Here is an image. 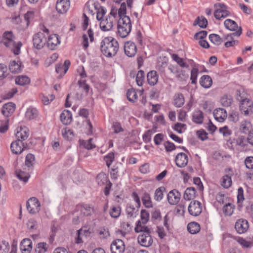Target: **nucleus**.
I'll use <instances>...</instances> for the list:
<instances>
[{
	"instance_id": "f257e3e1",
	"label": "nucleus",
	"mask_w": 253,
	"mask_h": 253,
	"mask_svg": "<svg viewBox=\"0 0 253 253\" xmlns=\"http://www.w3.org/2000/svg\"><path fill=\"white\" fill-rule=\"evenodd\" d=\"M119 50L118 41L112 37L103 39L100 43V50L107 57H112L116 55Z\"/></svg>"
},
{
	"instance_id": "f03ea898",
	"label": "nucleus",
	"mask_w": 253,
	"mask_h": 253,
	"mask_svg": "<svg viewBox=\"0 0 253 253\" xmlns=\"http://www.w3.org/2000/svg\"><path fill=\"white\" fill-rule=\"evenodd\" d=\"M15 37L11 31H5L2 34L1 43L6 48L9 49L14 55H17L20 53L22 43L21 42H16Z\"/></svg>"
},
{
	"instance_id": "7ed1b4c3",
	"label": "nucleus",
	"mask_w": 253,
	"mask_h": 253,
	"mask_svg": "<svg viewBox=\"0 0 253 253\" xmlns=\"http://www.w3.org/2000/svg\"><path fill=\"white\" fill-rule=\"evenodd\" d=\"M131 23L129 17L119 19L118 21V34L122 38L126 37L131 30Z\"/></svg>"
},
{
	"instance_id": "20e7f679",
	"label": "nucleus",
	"mask_w": 253,
	"mask_h": 253,
	"mask_svg": "<svg viewBox=\"0 0 253 253\" xmlns=\"http://www.w3.org/2000/svg\"><path fill=\"white\" fill-rule=\"evenodd\" d=\"M215 10L214 12V16L217 20L225 18L231 15L230 12L228 10V6L223 3H217L214 5Z\"/></svg>"
},
{
	"instance_id": "39448f33",
	"label": "nucleus",
	"mask_w": 253,
	"mask_h": 253,
	"mask_svg": "<svg viewBox=\"0 0 253 253\" xmlns=\"http://www.w3.org/2000/svg\"><path fill=\"white\" fill-rule=\"evenodd\" d=\"M240 110L245 116H249L253 113V101L248 98L242 99L240 101Z\"/></svg>"
},
{
	"instance_id": "423d86ee",
	"label": "nucleus",
	"mask_w": 253,
	"mask_h": 253,
	"mask_svg": "<svg viewBox=\"0 0 253 253\" xmlns=\"http://www.w3.org/2000/svg\"><path fill=\"white\" fill-rule=\"evenodd\" d=\"M41 204L36 197L30 198L26 203V207L29 213L35 214L40 210Z\"/></svg>"
},
{
	"instance_id": "0eeeda50",
	"label": "nucleus",
	"mask_w": 253,
	"mask_h": 253,
	"mask_svg": "<svg viewBox=\"0 0 253 253\" xmlns=\"http://www.w3.org/2000/svg\"><path fill=\"white\" fill-rule=\"evenodd\" d=\"M34 46L37 49H42L46 42V38L43 33L35 34L33 38Z\"/></svg>"
},
{
	"instance_id": "6e6552de",
	"label": "nucleus",
	"mask_w": 253,
	"mask_h": 253,
	"mask_svg": "<svg viewBox=\"0 0 253 253\" xmlns=\"http://www.w3.org/2000/svg\"><path fill=\"white\" fill-rule=\"evenodd\" d=\"M189 214L197 216L200 214L202 211V205L200 202L196 200L191 201L188 207Z\"/></svg>"
},
{
	"instance_id": "1a4fd4ad",
	"label": "nucleus",
	"mask_w": 253,
	"mask_h": 253,
	"mask_svg": "<svg viewBox=\"0 0 253 253\" xmlns=\"http://www.w3.org/2000/svg\"><path fill=\"white\" fill-rule=\"evenodd\" d=\"M242 32V28L241 27H240L238 30L236 31V32L230 34H228L226 36H225L224 40H228V41L226 42L225 43V46L227 48H228L237 45L239 43V41L238 40H233V37H239L241 35Z\"/></svg>"
},
{
	"instance_id": "9d476101",
	"label": "nucleus",
	"mask_w": 253,
	"mask_h": 253,
	"mask_svg": "<svg viewBox=\"0 0 253 253\" xmlns=\"http://www.w3.org/2000/svg\"><path fill=\"white\" fill-rule=\"evenodd\" d=\"M137 240L139 244L142 246L145 247L151 246L153 243V239L150 235V230L140 234L138 236Z\"/></svg>"
},
{
	"instance_id": "9b49d317",
	"label": "nucleus",
	"mask_w": 253,
	"mask_h": 253,
	"mask_svg": "<svg viewBox=\"0 0 253 253\" xmlns=\"http://www.w3.org/2000/svg\"><path fill=\"white\" fill-rule=\"evenodd\" d=\"M100 21V27L103 31H108L111 30L114 25V18L111 16H107L102 18Z\"/></svg>"
},
{
	"instance_id": "f8f14e48",
	"label": "nucleus",
	"mask_w": 253,
	"mask_h": 253,
	"mask_svg": "<svg viewBox=\"0 0 253 253\" xmlns=\"http://www.w3.org/2000/svg\"><path fill=\"white\" fill-rule=\"evenodd\" d=\"M111 253H124L125 250V243L121 239L114 240L110 246Z\"/></svg>"
},
{
	"instance_id": "ddd939ff",
	"label": "nucleus",
	"mask_w": 253,
	"mask_h": 253,
	"mask_svg": "<svg viewBox=\"0 0 253 253\" xmlns=\"http://www.w3.org/2000/svg\"><path fill=\"white\" fill-rule=\"evenodd\" d=\"M27 147L28 145L26 143L17 140L12 142L10 145L11 152L16 155L21 154Z\"/></svg>"
},
{
	"instance_id": "4468645a",
	"label": "nucleus",
	"mask_w": 253,
	"mask_h": 253,
	"mask_svg": "<svg viewBox=\"0 0 253 253\" xmlns=\"http://www.w3.org/2000/svg\"><path fill=\"white\" fill-rule=\"evenodd\" d=\"M225 172L226 174L222 177L221 185L225 188H228L232 185L231 177L233 175V172L231 168L225 169Z\"/></svg>"
},
{
	"instance_id": "2eb2a0df",
	"label": "nucleus",
	"mask_w": 253,
	"mask_h": 253,
	"mask_svg": "<svg viewBox=\"0 0 253 253\" xmlns=\"http://www.w3.org/2000/svg\"><path fill=\"white\" fill-rule=\"evenodd\" d=\"M124 51L126 56L132 57L136 55L137 48L135 43L131 41H128L125 43Z\"/></svg>"
},
{
	"instance_id": "dca6fc26",
	"label": "nucleus",
	"mask_w": 253,
	"mask_h": 253,
	"mask_svg": "<svg viewBox=\"0 0 253 253\" xmlns=\"http://www.w3.org/2000/svg\"><path fill=\"white\" fill-rule=\"evenodd\" d=\"M249 227L248 221L243 218L238 219L235 224V228L236 231L240 234L246 233L248 231Z\"/></svg>"
},
{
	"instance_id": "f3484780",
	"label": "nucleus",
	"mask_w": 253,
	"mask_h": 253,
	"mask_svg": "<svg viewBox=\"0 0 253 253\" xmlns=\"http://www.w3.org/2000/svg\"><path fill=\"white\" fill-rule=\"evenodd\" d=\"M181 198V193L177 190L173 189L169 192L167 199L169 203L171 205H175L178 203Z\"/></svg>"
},
{
	"instance_id": "a211bd4d",
	"label": "nucleus",
	"mask_w": 253,
	"mask_h": 253,
	"mask_svg": "<svg viewBox=\"0 0 253 253\" xmlns=\"http://www.w3.org/2000/svg\"><path fill=\"white\" fill-rule=\"evenodd\" d=\"M70 5L69 0H57L56 9L59 13L64 14L67 12Z\"/></svg>"
},
{
	"instance_id": "6ab92c4d",
	"label": "nucleus",
	"mask_w": 253,
	"mask_h": 253,
	"mask_svg": "<svg viewBox=\"0 0 253 253\" xmlns=\"http://www.w3.org/2000/svg\"><path fill=\"white\" fill-rule=\"evenodd\" d=\"M176 165L178 168H184L187 165L188 158L187 155L182 152L179 153L175 158Z\"/></svg>"
},
{
	"instance_id": "aec40b11",
	"label": "nucleus",
	"mask_w": 253,
	"mask_h": 253,
	"mask_svg": "<svg viewBox=\"0 0 253 253\" xmlns=\"http://www.w3.org/2000/svg\"><path fill=\"white\" fill-rule=\"evenodd\" d=\"M47 46L51 50H54L57 46L60 44L59 36L57 34H53L49 36L46 41Z\"/></svg>"
},
{
	"instance_id": "412c9836",
	"label": "nucleus",
	"mask_w": 253,
	"mask_h": 253,
	"mask_svg": "<svg viewBox=\"0 0 253 253\" xmlns=\"http://www.w3.org/2000/svg\"><path fill=\"white\" fill-rule=\"evenodd\" d=\"M236 145L238 146L241 150H247V147L249 144L248 136L246 137L244 135H239L235 139Z\"/></svg>"
},
{
	"instance_id": "4be33fe9",
	"label": "nucleus",
	"mask_w": 253,
	"mask_h": 253,
	"mask_svg": "<svg viewBox=\"0 0 253 253\" xmlns=\"http://www.w3.org/2000/svg\"><path fill=\"white\" fill-rule=\"evenodd\" d=\"M15 108V104L12 102L5 103L2 108L1 113L5 117H8L13 114Z\"/></svg>"
},
{
	"instance_id": "5701e85b",
	"label": "nucleus",
	"mask_w": 253,
	"mask_h": 253,
	"mask_svg": "<svg viewBox=\"0 0 253 253\" xmlns=\"http://www.w3.org/2000/svg\"><path fill=\"white\" fill-rule=\"evenodd\" d=\"M20 249L22 253H30L32 250V241L28 238L22 240L20 243Z\"/></svg>"
},
{
	"instance_id": "b1692460",
	"label": "nucleus",
	"mask_w": 253,
	"mask_h": 253,
	"mask_svg": "<svg viewBox=\"0 0 253 253\" xmlns=\"http://www.w3.org/2000/svg\"><path fill=\"white\" fill-rule=\"evenodd\" d=\"M70 65L71 62L69 60H66L64 63V64H58L56 65L55 68L56 73L60 74V77H62L66 73Z\"/></svg>"
},
{
	"instance_id": "393cba45",
	"label": "nucleus",
	"mask_w": 253,
	"mask_h": 253,
	"mask_svg": "<svg viewBox=\"0 0 253 253\" xmlns=\"http://www.w3.org/2000/svg\"><path fill=\"white\" fill-rule=\"evenodd\" d=\"M214 119L219 122H223L227 118V113L223 108H218L213 112Z\"/></svg>"
},
{
	"instance_id": "a878e982",
	"label": "nucleus",
	"mask_w": 253,
	"mask_h": 253,
	"mask_svg": "<svg viewBox=\"0 0 253 253\" xmlns=\"http://www.w3.org/2000/svg\"><path fill=\"white\" fill-rule=\"evenodd\" d=\"M252 127V126L251 122L247 120L242 121L239 125L240 131L245 134H249L252 130H251Z\"/></svg>"
},
{
	"instance_id": "bb28decb",
	"label": "nucleus",
	"mask_w": 253,
	"mask_h": 253,
	"mask_svg": "<svg viewBox=\"0 0 253 253\" xmlns=\"http://www.w3.org/2000/svg\"><path fill=\"white\" fill-rule=\"evenodd\" d=\"M147 81L150 85H155L158 81V75L156 71H149L147 75Z\"/></svg>"
},
{
	"instance_id": "cd10ccee",
	"label": "nucleus",
	"mask_w": 253,
	"mask_h": 253,
	"mask_svg": "<svg viewBox=\"0 0 253 253\" xmlns=\"http://www.w3.org/2000/svg\"><path fill=\"white\" fill-rule=\"evenodd\" d=\"M72 114L69 110H64L60 115V120L64 125L70 124L72 122Z\"/></svg>"
},
{
	"instance_id": "c85d7f7f",
	"label": "nucleus",
	"mask_w": 253,
	"mask_h": 253,
	"mask_svg": "<svg viewBox=\"0 0 253 253\" xmlns=\"http://www.w3.org/2000/svg\"><path fill=\"white\" fill-rule=\"evenodd\" d=\"M199 83L202 87L205 88H209L212 84V80L210 76L203 75L200 79Z\"/></svg>"
},
{
	"instance_id": "c756f323",
	"label": "nucleus",
	"mask_w": 253,
	"mask_h": 253,
	"mask_svg": "<svg viewBox=\"0 0 253 253\" xmlns=\"http://www.w3.org/2000/svg\"><path fill=\"white\" fill-rule=\"evenodd\" d=\"M196 189L195 188L190 187L187 188L183 195V198L185 200L190 201L196 197Z\"/></svg>"
},
{
	"instance_id": "7c9ffc66",
	"label": "nucleus",
	"mask_w": 253,
	"mask_h": 253,
	"mask_svg": "<svg viewBox=\"0 0 253 253\" xmlns=\"http://www.w3.org/2000/svg\"><path fill=\"white\" fill-rule=\"evenodd\" d=\"M21 62L20 61L16 62L13 60L10 62L9 64V70L13 73L18 74L21 71Z\"/></svg>"
},
{
	"instance_id": "2f4dec72",
	"label": "nucleus",
	"mask_w": 253,
	"mask_h": 253,
	"mask_svg": "<svg viewBox=\"0 0 253 253\" xmlns=\"http://www.w3.org/2000/svg\"><path fill=\"white\" fill-rule=\"evenodd\" d=\"M29 131L26 128H20L16 133V137L17 140L23 142L29 137Z\"/></svg>"
},
{
	"instance_id": "473e14b6",
	"label": "nucleus",
	"mask_w": 253,
	"mask_h": 253,
	"mask_svg": "<svg viewBox=\"0 0 253 253\" xmlns=\"http://www.w3.org/2000/svg\"><path fill=\"white\" fill-rule=\"evenodd\" d=\"M204 120L203 113L201 110L195 111L192 115V121L196 124H201Z\"/></svg>"
},
{
	"instance_id": "72a5a7b5",
	"label": "nucleus",
	"mask_w": 253,
	"mask_h": 253,
	"mask_svg": "<svg viewBox=\"0 0 253 253\" xmlns=\"http://www.w3.org/2000/svg\"><path fill=\"white\" fill-rule=\"evenodd\" d=\"M200 229V225L196 222H191L187 225V230L192 234H196L199 233Z\"/></svg>"
},
{
	"instance_id": "f704fd0d",
	"label": "nucleus",
	"mask_w": 253,
	"mask_h": 253,
	"mask_svg": "<svg viewBox=\"0 0 253 253\" xmlns=\"http://www.w3.org/2000/svg\"><path fill=\"white\" fill-rule=\"evenodd\" d=\"M224 25L226 29L233 31H238L240 27L238 26L235 21L230 19H226L224 22Z\"/></svg>"
},
{
	"instance_id": "c9c22d12",
	"label": "nucleus",
	"mask_w": 253,
	"mask_h": 253,
	"mask_svg": "<svg viewBox=\"0 0 253 253\" xmlns=\"http://www.w3.org/2000/svg\"><path fill=\"white\" fill-rule=\"evenodd\" d=\"M17 177L21 181L26 183L28 181L30 175L29 173L22 171L21 169L15 170Z\"/></svg>"
},
{
	"instance_id": "e433bc0d",
	"label": "nucleus",
	"mask_w": 253,
	"mask_h": 253,
	"mask_svg": "<svg viewBox=\"0 0 253 253\" xmlns=\"http://www.w3.org/2000/svg\"><path fill=\"white\" fill-rule=\"evenodd\" d=\"M143 205L147 208H152L153 205L150 195L147 192H144L141 197Z\"/></svg>"
},
{
	"instance_id": "4c0bfd02",
	"label": "nucleus",
	"mask_w": 253,
	"mask_h": 253,
	"mask_svg": "<svg viewBox=\"0 0 253 253\" xmlns=\"http://www.w3.org/2000/svg\"><path fill=\"white\" fill-rule=\"evenodd\" d=\"M15 81L16 84L24 86L30 84V79L27 76H21L16 77Z\"/></svg>"
},
{
	"instance_id": "58836bf2",
	"label": "nucleus",
	"mask_w": 253,
	"mask_h": 253,
	"mask_svg": "<svg viewBox=\"0 0 253 253\" xmlns=\"http://www.w3.org/2000/svg\"><path fill=\"white\" fill-rule=\"evenodd\" d=\"M197 25L202 28H206L208 25V20L203 16H199L196 19L193 23L194 26Z\"/></svg>"
},
{
	"instance_id": "ea45409f",
	"label": "nucleus",
	"mask_w": 253,
	"mask_h": 253,
	"mask_svg": "<svg viewBox=\"0 0 253 253\" xmlns=\"http://www.w3.org/2000/svg\"><path fill=\"white\" fill-rule=\"evenodd\" d=\"M96 181L100 186H102L110 181L106 174L104 172L99 173L96 176Z\"/></svg>"
},
{
	"instance_id": "a19ab883",
	"label": "nucleus",
	"mask_w": 253,
	"mask_h": 253,
	"mask_svg": "<svg viewBox=\"0 0 253 253\" xmlns=\"http://www.w3.org/2000/svg\"><path fill=\"white\" fill-rule=\"evenodd\" d=\"M81 212L84 216H90L93 212V208L89 205H83L81 206Z\"/></svg>"
},
{
	"instance_id": "79ce46f5",
	"label": "nucleus",
	"mask_w": 253,
	"mask_h": 253,
	"mask_svg": "<svg viewBox=\"0 0 253 253\" xmlns=\"http://www.w3.org/2000/svg\"><path fill=\"white\" fill-rule=\"evenodd\" d=\"M25 116L29 120L34 119L38 116V111L35 108L30 107L27 110Z\"/></svg>"
},
{
	"instance_id": "37998d69",
	"label": "nucleus",
	"mask_w": 253,
	"mask_h": 253,
	"mask_svg": "<svg viewBox=\"0 0 253 253\" xmlns=\"http://www.w3.org/2000/svg\"><path fill=\"white\" fill-rule=\"evenodd\" d=\"M210 41L216 45H220L223 42V40L217 34H211L209 37Z\"/></svg>"
},
{
	"instance_id": "c03bdc74",
	"label": "nucleus",
	"mask_w": 253,
	"mask_h": 253,
	"mask_svg": "<svg viewBox=\"0 0 253 253\" xmlns=\"http://www.w3.org/2000/svg\"><path fill=\"white\" fill-rule=\"evenodd\" d=\"M126 97L127 99L132 102H134L137 100V94L135 90L133 88H130L127 90L126 92Z\"/></svg>"
},
{
	"instance_id": "a18cd8bd",
	"label": "nucleus",
	"mask_w": 253,
	"mask_h": 253,
	"mask_svg": "<svg viewBox=\"0 0 253 253\" xmlns=\"http://www.w3.org/2000/svg\"><path fill=\"white\" fill-rule=\"evenodd\" d=\"M184 103V97L181 93H178L174 97V105L176 107H180Z\"/></svg>"
},
{
	"instance_id": "49530a36",
	"label": "nucleus",
	"mask_w": 253,
	"mask_h": 253,
	"mask_svg": "<svg viewBox=\"0 0 253 253\" xmlns=\"http://www.w3.org/2000/svg\"><path fill=\"white\" fill-rule=\"evenodd\" d=\"M172 59L175 61L181 67L188 68L189 65L184 61V59L178 56L177 54H173L172 55Z\"/></svg>"
},
{
	"instance_id": "de8ad7c7",
	"label": "nucleus",
	"mask_w": 253,
	"mask_h": 253,
	"mask_svg": "<svg viewBox=\"0 0 253 253\" xmlns=\"http://www.w3.org/2000/svg\"><path fill=\"white\" fill-rule=\"evenodd\" d=\"M235 206L231 203L226 204L223 207V212L225 215L227 216H231L234 211Z\"/></svg>"
},
{
	"instance_id": "09e8293b",
	"label": "nucleus",
	"mask_w": 253,
	"mask_h": 253,
	"mask_svg": "<svg viewBox=\"0 0 253 253\" xmlns=\"http://www.w3.org/2000/svg\"><path fill=\"white\" fill-rule=\"evenodd\" d=\"M48 248V245L44 242L39 243L35 249L36 253H45Z\"/></svg>"
},
{
	"instance_id": "8fccbe9b",
	"label": "nucleus",
	"mask_w": 253,
	"mask_h": 253,
	"mask_svg": "<svg viewBox=\"0 0 253 253\" xmlns=\"http://www.w3.org/2000/svg\"><path fill=\"white\" fill-rule=\"evenodd\" d=\"M35 156L31 153L28 154L25 158V165L29 168L33 167L35 164Z\"/></svg>"
},
{
	"instance_id": "3c124183",
	"label": "nucleus",
	"mask_w": 253,
	"mask_h": 253,
	"mask_svg": "<svg viewBox=\"0 0 253 253\" xmlns=\"http://www.w3.org/2000/svg\"><path fill=\"white\" fill-rule=\"evenodd\" d=\"M145 80V73L142 70H139L136 77V82L138 86H142Z\"/></svg>"
},
{
	"instance_id": "603ef678",
	"label": "nucleus",
	"mask_w": 253,
	"mask_h": 253,
	"mask_svg": "<svg viewBox=\"0 0 253 253\" xmlns=\"http://www.w3.org/2000/svg\"><path fill=\"white\" fill-rule=\"evenodd\" d=\"M121 208L120 206H113L110 211V215L113 218H118L121 214Z\"/></svg>"
},
{
	"instance_id": "864d4df0",
	"label": "nucleus",
	"mask_w": 253,
	"mask_h": 253,
	"mask_svg": "<svg viewBox=\"0 0 253 253\" xmlns=\"http://www.w3.org/2000/svg\"><path fill=\"white\" fill-rule=\"evenodd\" d=\"M164 187H160L155 191L154 199L157 201H160L163 198V191L165 190Z\"/></svg>"
},
{
	"instance_id": "5fc2aeb1",
	"label": "nucleus",
	"mask_w": 253,
	"mask_h": 253,
	"mask_svg": "<svg viewBox=\"0 0 253 253\" xmlns=\"http://www.w3.org/2000/svg\"><path fill=\"white\" fill-rule=\"evenodd\" d=\"M126 7L125 2L121 4L120 8L118 9V15L119 19L124 18L125 17H129L126 15Z\"/></svg>"
},
{
	"instance_id": "6e6d98bb",
	"label": "nucleus",
	"mask_w": 253,
	"mask_h": 253,
	"mask_svg": "<svg viewBox=\"0 0 253 253\" xmlns=\"http://www.w3.org/2000/svg\"><path fill=\"white\" fill-rule=\"evenodd\" d=\"M134 230L136 232L141 233L140 234L144 233L145 231H150V229L148 227L141 225V222L140 220L138 221Z\"/></svg>"
},
{
	"instance_id": "4d7b16f0",
	"label": "nucleus",
	"mask_w": 253,
	"mask_h": 253,
	"mask_svg": "<svg viewBox=\"0 0 253 253\" xmlns=\"http://www.w3.org/2000/svg\"><path fill=\"white\" fill-rule=\"evenodd\" d=\"M220 101L223 106L228 107L232 104V99L230 96L225 95L221 97Z\"/></svg>"
},
{
	"instance_id": "13d9d810",
	"label": "nucleus",
	"mask_w": 253,
	"mask_h": 253,
	"mask_svg": "<svg viewBox=\"0 0 253 253\" xmlns=\"http://www.w3.org/2000/svg\"><path fill=\"white\" fill-rule=\"evenodd\" d=\"M141 222L145 224L147 223L149 219V213L146 210H142L140 212Z\"/></svg>"
},
{
	"instance_id": "bf43d9fd",
	"label": "nucleus",
	"mask_w": 253,
	"mask_h": 253,
	"mask_svg": "<svg viewBox=\"0 0 253 253\" xmlns=\"http://www.w3.org/2000/svg\"><path fill=\"white\" fill-rule=\"evenodd\" d=\"M115 159L114 153L113 152H110L108 153L104 158V159L106 162L107 166L109 168L112 162L114 161Z\"/></svg>"
},
{
	"instance_id": "052dcab7",
	"label": "nucleus",
	"mask_w": 253,
	"mask_h": 253,
	"mask_svg": "<svg viewBox=\"0 0 253 253\" xmlns=\"http://www.w3.org/2000/svg\"><path fill=\"white\" fill-rule=\"evenodd\" d=\"M138 210H136L133 206H128L126 208V212L128 217H131L136 216Z\"/></svg>"
},
{
	"instance_id": "680f3d73",
	"label": "nucleus",
	"mask_w": 253,
	"mask_h": 253,
	"mask_svg": "<svg viewBox=\"0 0 253 253\" xmlns=\"http://www.w3.org/2000/svg\"><path fill=\"white\" fill-rule=\"evenodd\" d=\"M199 73V70L197 68H193L191 71L190 80L192 84H196L197 83V78Z\"/></svg>"
},
{
	"instance_id": "e2e57ef3",
	"label": "nucleus",
	"mask_w": 253,
	"mask_h": 253,
	"mask_svg": "<svg viewBox=\"0 0 253 253\" xmlns=\"http://www.w3.org/2000/svg\"><path fill=\"white\" fill-rule=\"evenodd\" d=\"M64 138L70 140L74 136V132L72 129L65 128L62 130Z\"/></svg>"
},
{
	"instance_id": "0e129e2a",
	"label": "nucleus",
	"mask_w": 253,
	"mask_h": 253,
	"mask_svg": "<svg viewBox=\"0 0 253 253\" xmlns=\"http://www.w3.org/2000/svg\"><path fill=\"white\" fill-rule=\"evenodd\" d=\"M177 80L180 82L186 80L188 78V75L183 70L180 69L179 73L176 75Z\"/></svg>"
},
{
	"instance_id": "69168bd1",
	"label": "nucleus",
	"mask_w": 253,
	"mask_h": 253,
	"mask_svg": "<svg viewBox=\"0 0 253 253\" xmlns=\"http://www.w3.org/2000/svg\"><path fill=\"white\" fill-rule=\"evenodd\" d=\"M98 234L100 238L105 239L110 236L109 230L105 228H101L98 230Z\"/></svg>"
},
{
	"instance_id": "338daca9",
	"label": "nucleus",
	"mask_w": 253,
	"mask_h": 253,
	"mask_svg": "<svg viewBox=\"0 0 253 253\" xmlns=\"http://www.w3.org/2000/svg\"><path fill=\"white\" fill-rule=\"evenodd\" d=\"M92 138H90L87 141L83 140L81 144L86 149H92L95 147V145L92 143Z\"/></svg>"
},
{
	"instance_id": "774afa93",
	"label": "nucleus",
	"mask_w": 253,
	"mask_h": 253,
	"mask_svg": "<svg viewBox=\"0 0 253 253\" xmlns=\"http://www.w3.org/2000/svg\"><path fill=\"white\" fill-rule=\"evenodd\" d=\"M10 249L9 245L6 241H2L0 244V251H2V253H7Z\"/></svg>"
}]
</instances>
